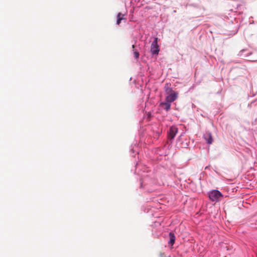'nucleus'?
<instances>
[{
	"label": "nucleus",
	"instance_id": "1",
	"mask_svg": "<svg viewBox=\"0 0 257 257\" xmlns=\"http://www.w3.org/2000/svg\"><path fill=\"white\" fill-rule=\"evenodd\" d=\"M136 173L140 176V188H143L148 184L153 183L152 176L153 173L146 166H142L141 163H137L136 165Z\"/></svg>",
	"mask_w": 257,
	"mask_h": 257
},
{
	"label": "nucleus",
	"instance_id": "2",
	"mask_svg": "<svg viewBox=\"0 0 257 257\" xmlns=\"http://www.w3.org/2000/svg\"><path fill=\"white\" fill-rule=\"evenodd\" d=\"M239 26L237 22L235 19L233 20H231V23H229L228 26H227V31H228V35H234L235 34L238 30Z\"/></svg>",
	"mask_w": 257,
	"mask_h": 257
},
{
	"label": "nucleus",
	"instance_id": "3",
	"mask_svg": "<svg viewBox=\"0 0 257 257\" xmlns=\"http://www.w3.org/2000/svg\"><path fill=\"white\" fill-rule=\"evenodd\" d=\"M208 196L212 201L217 202L223 197V195L218 190H213L208 193Z\"/></svg>",
	"mask_w": 257,
	"mask_h": 257
},
{
	"label": "nucleus",
	"instance_id": "4",
	"mask_svg": "<svg viewBox=\"0 0 257 257\" xmlns=\"http://www.w3.org/2000/svg\"><path fill=\"white\" fill-rule=\"evenodd\" d=\"M158 38L155 37L151 45V53L152 55H158L160 51L159 46L158 44Z\"/></svg>",
	"mask_w": 257,
	"mask_h": 257
},
{
	"label": "nucleus",
	"instance_id": "5",
	"mask_svg": "<svg viewBox=\"0 0 257 257\" xmlns=\"http://www.w3.org/2000/svg\"><path fill=\"white\" fill-rule=\"evenodd\" d=\"M178 132V128L177 126L173 125L170 127L168 132V143H172L174 138Z\"/></svg>",
	"mask_w": 257,
	"mask_h": 257
},
{
	"label": "nucleus",
	"instance_id": "6",
	"mask_svg": "<svg viewBox=\"0 0 257 257\" xmlns=\"http://www.w3.org/2000/svg\"><path fill=\"white\" fill-rule=\"evenodd\" d=\"M177 93L174 92L167 95L165 98L166 101L171 103L174 101L177 98Z\"/></svg>",
	"mask_w": 257,
	"mask_h": 257
},
{
	"label": "nucleus",
	"instance_id": "7",
	"mask_svg": "<svg viewBox=\"0 0 257 257\" xmlns=\"http://www.w3.org/2000/svg\"><path fill=\"white\" fill-rule=\"evenodd\" d=\"M181 136L182 135L180 136L179 138L177 140V145L178 146V147L186 148L188 146V142H183L181 139Z\"/></svg>",
	"mask_w": 257,
	"mask_h": 257
},
{
	"label": "nucleus",
	"instance_id": "8",
	"mask_svg": "<svg viewBox=\"0 0 257 257\" xmlns=\"http://www.w3.org/2000/svg\"><path fill=\"white\" fill-rule=\"evenodd\" d=\"M139 148L136 144L132 145L130 147V152L133 157H135L139 153Z\"/></svg>",
	"mask_w": 257,
	"mask_h": 257
},
{
	"label": "nucleus",
	"instance_id": "9",
	"mask_svg": "<svg viewBox=\"0 0 257 257\" xmlns=\"http://www.w3.org/2000/svg\"><path fill=\"white\" fill-rule=\"evenodd\" d=\"M203 138L208 144H211L212 143L213 139L211 133L206 132L204 134Z\"/></svg>",
	"mask_w": 257,
	"mask_h": 257
},
{
	"label": "nucleus",
	"instance_id": "10",
	"mask_svg": "<svg viewBox=\"0 0 257 257\" xmlns=\"http://www.w3.org/2000/svg\"><path fill=\"white\" fill-rule=\"evenodd\" d=\"M160 106L162 109L168 111L170 109L171 103L168 101L162 102L160 103Z\"/></svg>",
	"mask_w": 257,
	"mask_h": 257
},
{
	"label": "nucleus",
	"instance_id": "11",
	"mask_svg": "<svg viewBox=\"0 0 257 257\" xmlns=\"http://www.w3.org/2000/svg\"><path fill=\"white\" fill-rule=\"evenodd\" d=\"M170 239L168 241V243L171 245H173L175 241L176 237L174 233L170 232L169 234Z\"/></svg>",
	"mask_w": 257,
	"mask_h": 257
},
{
	"label": "nucleus",
	"instance_id": "12",
	"mask_svg": "<svg viewBox=\"0 0 257 257\" xmlns=\"http://www.w3.org/2000/svg\"><path fill=\"white\" fill-rule=\"evenodd\" d=\"M123 20H126V18H125V15L122 14L121 13H118L117 15L116 24L119 25V24L121 22V21Z\"/></svg>",
	"mask_w": 257,
	"mask_h": 257
},
{
	"label": "nucleus",
	"instance_id": "13",
	"mask_svg": "<svg viewBox=\"0 0 257 257\" xmlns=\"http://www.w3.org/2000/svg\"><path fill=\"white\" fill-rule=\"evenodd\" d=\"M165 91L167 93H169L172 92V88L169 87L167 85L165 87Z\"/></svg>",
	"mask_w": 257,
	"mask_h": 257
},
{
	"label": "nucleus",
	"instance_id": "14",
	"mask_svg": "<svg viewBox=\"0 0 257 257\" xmlns=\"http://www.w3.org/2000/svg\"><path fill=\"white\" fill-rule=\"evenodd\" d=\"M134 55L135 58L137 59L139 58L140 54L138 51H135L134 52Z\"/></svg>",
	"mask_w": 257,
	"mask_h": 257
},
{
	"label": "nucleus",
	"instance_id": "15",
	"mask_svg": "<svg viewBox=\"0 0 257 257\" xmlns=\"http://www.w3.org/2000/svg\"><path fill=\"white\" fill-rule=\"evenodd\" d=\"M245 50L243 49L242 50H241L239 52V54H238L239 56H243V52L245 51Z\"/></svg>",
	"mask_w": 257,
	"mask_h": 257
},
{
	"label": "nucleus",
	"instance_id": "16",
	"mask_svg": "<svg viewBox=\"0 0 257 257\" xmlns=\"http://www.w3.org/2000/svg\"><path fill=\"white\" fill-rule=\"evenodd\" d=\"M154 225L157 226L158 225H161V223L159 221H155Z\"/></svg>",
	"mask_w": 257,
	"mask_h": 257
},
{
	"label": "nucleus",
	"instance_id": "17",
	"mask_svg": "<svg viewBox=\"0 0 257 257\" xmlns=\"http://www.w3.org/2000/svg\"><path fill=\"white\" fill-rule=\"evenodd\" d=\"M160 156L165 157L167 155L166 153H159Z\"/></svg>",
	"mask_w": 257,
	"mask_h": 257
},
{
	"label": "nucleus",
	"instance_id": "18",
	"mask_svg": "<svg viewBox=\"0 0 257 257\" xmlns=\"http://www.w3.org/2000/svg\"><path fill=\"white\" fill-rule=\"evenodd\" d=\"M132 48H133V49H134V48H135V45H132Z\"/></svg>",
	"mask_w": 257,
	"mask_h": 257
}]
</instances>
